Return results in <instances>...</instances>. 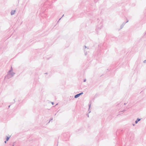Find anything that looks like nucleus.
I'll use <instances>...</instances> for the list:
<instances>
[{
	"label": "nucleus",
	"mask_w": 146,
	"mask_h": 146,
	"mask_svg": "<svg viewBox=\"0 0 146 146\" xmlns=\"http://www.w3.org/2000/svg\"><path fill=\"white\" fill-rule=\"evenodd\" d=\"M86 81V80H85L84 81V82H85Z\"/></svg>",
	"instance_id": "6"
},
{
	"label": "nucleus",
	"mask_w": 146,
	"mask_h": 146,
	"mask_svg": "<svg viewBox=\"0 0 146 146\" xmlns=\"http://www.w3.org/2000/svg\"><path fill=\"white\" fill-rule=\"evenodd\" d=\"M83 94V93L82 92L79 94H77L75 96L74 98H77L78 97L81 95L82 94Z\"/></svg>",
	"instance_id": "1"
},
{
	"label": "nucleus",
	"mask_w": 146,
	"mask_h": 146,
	"mask_svg": "<svg viewBox=\"0 0 146 146\" xmlns=\"http://www.w3.org/2000/svg\"><path fill=\"white\" fill-rule=\"evenodd\" d=\"M9 137H7V138H6V141H8L9 139Z\"/></svg>",
	"instance_id": "4"
},
{
	"label": "nucleus",
	"mask_w": 146,
	"mask_h": 146,
	"mask_svg": "<svg viewBox=\"0 0 146 146\" xmlns=\"http://www.w3.org/2000/svg\"><path fill=\"white\" fill-rule=\"evenodd\" d=\"M146 61V60H145L144 61V62H145Z\"/></svg>",
	"instance_id": "5"
},
{
	"label": "nucleus",
	"mask_w": 146,
	"mask_h": 146,
	"mask_svg": "<svg viewBox=\"0 0 146 146\" xmlns=\"http://www.w3.org/2000/svg\"><path fill=\"white\" fill-rule=\"evenodd\" d=\"M140 120V119L138 118L137 120H136L135 121V123H137Z\"/></svg>",
	"instance_id": "3"
},
{
	"label": "nucleus",
	"mask_w": 146,
	"mask_h": 146,
	"mask_svg": "<svg viewBox=\"0 0 146 146\" xmlns=\"http://www.w3.org/2000/svg\"><path fill=\"white\" fill-rule=\"evenodd\" d=\"M15 10L13 11H12L11 12V14L12 15H13L15 13Z\"/></svg>",
	"instance_id": "2"
},
{
	"label": "nucleus",
	"mask_w": 146,
	"mask_h": 146,
	"mask_svg": "<svg viewBox=\"0 0 146 146\" xmlns=\"http://www.w3.org/2000/svg\"><path fill=\"white\" fill-rule=\"evenodd\" d=\"M5 143H6V141H5Z\"/></svg>",
	"instance_id": "7"
}]
</instances>
